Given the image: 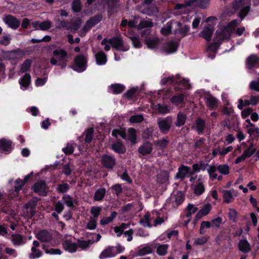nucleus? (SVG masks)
Wrapping results in <instances>:
<instances>
[{"instance_id":"obj_24","label":"nucleus","mask_w":259,"mask_h":259,"mask_svg":"<svg viewBox=\"0 0 259 259\" xmlns=\"http://www.w3.org/2000/svg\"><path fill=\"white\" fill-rule=\"evenodd\" d=\"M96 63L98 65H105L107 61L106 54L102 51H99L95 54Z\"/></svg>"},{"instance_id":"obj_47","label":"nucleus","mask_w":259,"mask_h":259,"mask_svg":"<svg viewBox=\"0 0 259 259\" xmlns=\"http://www.w3.org/2000/svg\"><path fill=\"white\" fill-rule=\"evenodd\" d=\"M223 201L224 203H230L232 199H233V196L231 192L229 190L223 191Z\"/></svg>"},{"instance_id":"obj_48","label":"nucleus","mask_w":259,"mask_h":259,"mask_svg":"<svg viewBox=\"0 0 259 259\" xmlns=\"http://www.w3.org/2000/svg\"><path fill=\"white\" fill-rule=\"evenodd\" d=\"M172 24L170 22H168L166 25L163 27L161 30V33L163 35H168L171 33Z\"/></svg>"},{"instance_id":"obj_49","label":"nucleus","mask_w":259,"mask_h":259,"mask_svg":"<svg viewBox=\"0 0 259 259\" xmlns=\"http://www.w3.org/2000/svg\"><path fill=\"white\" fill-rule=\"evenodd\" d=\"M250 10V6H245L241 8L239 13V17L241 20H243L247 16Z\"/></svg>"},{"instance_id":"obj_16","label":"nucleus","mask_w":259,"mask_h":259,"mask_svg":"<svg viewBox=\"0 0 259 259\" xmlns=\"http://www.w3.org/2000/svg\"><path fill=\"white\" fill-rule=\"evenodd\" d=\"M37 238L42 242H49L52 240V234L46 230H41L36 234Z\"/></svg>"},{"instance_id":"obj_52","label":"nucleus","mask_w":259,"mask_h":259,"mask_svg":"<svg viewBox=\"0 0 259 259\" xmlns=\"http://www.w3.org/2000/svg\"><path fill=\"white\" fill-rule=\"evenodd\" d=\"M81 4L80 0H74L72 3V10L75 13H79L81 10Z\"/></svg>"},{"instance_id":"obj_2","label":"nucleus","mask_w":259,"mask_h":259,"mask_svg":"<svg viewBox=\"0 0 259 259\" xmlns=\"http://www.w3.org/2000/svg\"><path fill=\"white\" fill-rule=\"evenodd\" d=\"M217 170L224 175H227L230 173L229 167L227 164H220L217 167L214 165H209V167L207 169V172L211 181L217 179V174L215 172Z\"/></svg>"},{"instance_id":"obj_62","label":"nucleus","mask_w":259,"mask_h":259,"mask_svg":"<svg viewBox=\"0 0 259 259\" xmlns=\"http://www.w3.org/2000/svg\"><path fill=\"white\" fill-rule=\"evenodd\" d=\"M130 38L131 39L134 48L138 49L142 47V44L138 36H131L130 37Z\"/></svg>"},{"instance_id":"obj_4","label":"nucleus","mask_w":259,"mask_h":259,"mask_svg":"<svg viewBox=\"0 0 259 259\" xmlns=\"http://www.w3.org/2000/svg\"><path fill=\"white\" fill-rule=\"evenodd\" d=\"M101 161L103 167L108 170H113L116 163V159L113 156L107 154H103L102 156Z\"/></svg>"},{"instance_id":"obj_42","label":"nucleus","mask_w":259,"mask_h":259,"mask_svg":"<svg viewBox=\"0 0 259 259\" xmlns=\"http://www.w3.org/2000/svg\"><path fill=\"white\" fill-rule=\"evenodd\" d=\"M186 116L182 112H180L177 117V121L175 123L176 126L180 127L183 125L186 122Z\"/></svg>"},{"instance_id":"obj_12","label":"nucleus","mask_w":259,"mask_h":259,"mask_svg":"<svg viewBox=\"0 0 259 259\" xmlns=\"http://www.w3.org/2000/svg\"><path fill=\"white\" fill-rule=\"evenodd\" d=\"M111 149L115 153L123 154L126 152V147L121 140H117L111 144Z\"/></svg>"},{"instance_id":"obj_29","label":"nucleus","mask_w":259,"mask_h":259,"mask_svg":"<svg viewBox=\"0 0 259 259\" xmlns=\"http://www.w3.org/2000/svg\"><path fill=\"white\" fill-rule=\"evenodd\" d=\"M238 124V119L236 116H233L230 119V117H228L225 121H224V125L228 128H231L232 126L235 127Z\"/></svg>"},{"instance_id":"obj_31","label":"nucleus","mask_w":259,"mask_h":259,"mask_svg":"<svg viewBox=\"0 0 259 259\" xmlns=\"http://www.w3.org/2000/svg\"><path fill=\"white\" fill-rule=\"evenodd\" d=\"M109 88L112 93L116 95L121 94L125 90V87L121 84L114 83L112 84Z\"/></svg>"},{"instance_id":"obj_5","label":"nucleus","mask_w":259,"mask_h":259,"mask_svg":"<svg viewBox=\"0 0 259 259\" xmlns=\"http://www.w3.org/2000/svg\"><path fill=\"white\" fill-rule=\"evenodd\" d=\"M53 57L50 62L52 65H62V63L65 59V51L63 49L55 50L53 52Z\"/></svg>"},{"instance_id":"obj_28","label":"nucleus","mask_w":259,"mask_h":259,"mask_svg":"<svg viewBox=\"0 0 259 259\" xmlns=\"http://www.w3.org/2000/svg\"><path fill=\"white\" fill-rule=\"evenodd\" d=\"M106 193L105 188H100L97 189L94 196V200L97 201H102L104 198Z\"/></svg>"},{"instance_id":"obj_10","label":"nucleus","mask_w":259,"mask_h":259,"mask_svg":"<svg viewBox=\"0 0 259 259\" xmlns=\"http://www.w3.org/2000/svg\"><path fill=\"white\" fill-rule=\"evenodd\" d=\"M179 44L173 40H170L163 45L162 50L167 54L176 52L178 49Z\"/></svg>"},{"instance_id":"obj_55","label":"nucleus","mask_w":259,"mask_h":259,"mask_svg":"<svg viewBox=\"0 0 259 259\" xmlns=\"http://www.w3.org/2000/svg\"><path fill=\"white\" fill-rule=\"evenodd\" d=\"M152 248L150 246H145L138 251V255L139 256H144L150 254L152 252Z\"/></svg>"},{"instance_id":"obj_57","label":"nucleus","mask_w":259,"mask_h":259,"mask_svg":"<svg viewBox=\"0 0 259 259\" xmlns=\"http://www.w3.org/2000/svg\"><path fill=\"white\" fill-rule=\"evenodd\" d=\"M143 120L144 117L142 115H134L130 118V121L133 123H140Z\"/></svg>"},{"instance_id":"obj_46","label":"nucleus","mask_w":259,"mask_h":259,"mask_svg":"<svg viewBox=\"0 0 259 259\" xmlns=\"http://www.w3.org/2000/svg\"><path fill=\"white\" fill-rule=\"evenodd\" d=\"M110 189L112 190L113 194L117 196H119L123 192V189L120 184H116L112 185Z\"/></svg>"},{"instance_id":"obj_3","label":"nucleus","mask_w":259,"mask_h":259,"mask_svg":"<svg viewBox=\"0 0 259 259\" xmlns=\"http://www.w3.org/2000/svg\"><path fill=\"white\" fill-rule=\"evenodd\" d=\"M108 43L113 48L118 51L125 52L128 50V48L124 47L123 40L119 36H113L110 38L108 40Z\"/></svg>"},{"instance_id":"obj_40","label":"nucleus","mask_w":259,"mask_h":259,"mask_svg":"<svg viewBox=\"0 0 259 259\" xmlns=\"http://www.w3.org/2000/svg\"><path fill=\"white\" fill-rule=\"evenodd\" d=\"M102 18V15L101 14H98L95 16L91 17L88 20V24L90 23L93 27H94L95 25L101 22Z\"/></svg>"},{"instance_id":"obj_20","label":"nucleus","mask_w":259,"mask_h":259,"mask_svg":"<svg viewBox=\"0 0 259 259\" xmlns=\"http://www.w3.org/2000/svg\"><path fill=\"white\" fill-rule=\"evenodd\" d=\"M210 0H189L186 2V6H192L196 4L201 9H205L209 4Z\"/></svg>"},{"instance_id":"obj_53","label":"nucleus","mask_w":259,"mask_h":259,"mask_svg":"<svg viewBox=\"0 0 259 259\" xmlns=\"http://www.w3.org/2000/svg\"><path fill=\"white\" fill-rule=\"evenodd\" d=\"M30 75L28 73H26L22 78L20 83L24 87L27 88L30 82Z\"/></svg>"},{"instance_id":"obj_17","label":"nucleus","mask_w":259,"mask_h":259,"mask_svg":"<svg viewBox=\"0 0 259 259\" xmlns=\"http://www.w3.org/2000/svg\"><path fill=\"white\" fill-rule=\"evenodd\" d=\"M258 63L259 57L255 54L250 55L246 60V66L249 69H252Z\"/></svg>"},{"instance_id":"obj_23","label":"nucleus","mask_w":259,"mask_h":259,"mask_svg":"<svg viewBox=\"0 0 259 259\" xmlns=\"http://www.w3.org/2000/svg\"><path fill=\"white\" fill-rule=\"evenodd\" d=\"M177 25L179 28L176 29L175 33L180 34L182 38L187 35L190 31V26L187 25L183 26L181 22H178Z\"/></svg>"},{"instance_id":"obj_35","label":"nucleus","mask_w":259,"mask_h":259,"mask_svg":"<svg viewBox=\"0 0 259 259\" xmlns=\"http://www.w3.org/2000/svg\"><path fill=\"white\" fill-rule=\"evenodd\" d=\"M12 142L10 140L3 139L0 140V148L5 151H9L11 149Z\"/></svg>"},{"instance_id":"obj_43","label":"nucleus","mask_w":259,"mask_h":259,"mask_svg":"<svg viewBox=\"0 0 259 259\" xmlns=\"http://www.w3.org/2000/svg\"><path fill=\"white\" fill-rule=\"evenodd\" d=\"M168 244H160L156 249V253L159 256H164L167 253Z\"/></svg>"},{"instance_id":"obj_15","label":"nucleus","mask_w":259,"mask_h":259,"mask_svg":"<svg viewBox=\"0 0 259 259\" xmlns=\"http://www.w3.org/2000/svg\"><path fill=\"white\" fill-rule=\"evenodd\" d=\"M153 149V145L150 142H144L138 149V152L143 156L150 154Z\"/></svg>"},{"instance_id":"obj_21","label":"nucleus","mask_w":259,"mask_h":259,"mask_svg":"<svg viewBox=\"0 0 259 259\" xmlns=\"http://www.w3.org/2000/svg\"><path fill=\"white\" fill-rule=\"evenodd\" d=\"M238 249L244 253L249 252L251 249V246L246 239H241L239 241L238 245Z\"/></svg>"},{"instance_id":"obj_60","label":"nucleus","mask_w":259,"mask_h":259,"mask_svg":"<svg viewBox=\"0 0 259 259\" xmlns=\"http://www.w3.org/2000/svg\"><path fill=\"white\" fill-rule=\"evenodd\" d=\"M97 227V219L90 218L89 222L88 223L86 228L90 230H93Z\"/></svg>"},{"instance_id":"obj_11","label":"nucleus","mask_w":259,"mask_h":259,"mask_svg":"<svg viewBox=\"0 0 259 259\" xmlns=\"http://www.w3.org/2000/svg\"><path fill=\"white\" fill-rule=\"evenodd\" d=\"M157 124L161 132L163 134H166L171 127V123L167 118L158 120Z\"/></svg>"},{"instance_id":"obj_56","label":"nucleus","mask_w":259,"mask_h":259,"mask_svg":"<svg viewBox=\"0 0 259 259\" xmlns=\"http://www.w3.org/2000/svg\"><path fill=\"white\" fill-rule=\"evenodd\" d=\"M150 217V215L149 213H147L146 214L144 215V217L143 219L140 220V223L144 226V227H148L149 228L151 227V225L149 222V219Z\"/></svg>"},{"instance_id":"obj_37","label":"nucleus","mask_w":259,"mask_h":259,"mask_svg":"<svg viewBox=\"0 0 259 259\" xmlns=\"http://www.w3.org/2000/svg\"><path fill=\"white\" fill-rule=\"evenodd\" d=\"M94 133V129L93 127L88 128L84 132V134L85 135V142L87 144L91 143L93 138V134Z\"/></svg>"},{"instance_id":"obj_59","label":"nucleus","mask_w":259,"mask_h":259,"mask_svg":"<svg viewBox=\"0 0 259 259\" xmlns=\"http://www.w3.org/2000/svg\"><path fill=\"white\" fill-rule=\"evenodd\" d=\"M102 210L100 206H93L91 209V213L94 216L93 219H97Z\"/></svg>"},{"instance_id":"obj_18","label":"nucleus","mask_w":259,"mask_h":259,"mask_svg":"<svg viewBox=\"0 0 259 259\" xmlns=\"http://www.w3.org/2000/svg\"><path fill=\"white\" fill-rule=\"evenodd\" d=\"M213 30V28L212 26L208 25L205 27L199 33V36L204 38L206 41H209L211 39Z\"/></svg>"},{"instance_id":"obj_34","label":"nucleus","mask_w":259,"mask_h":259,"mask_svg":"<svg viewBox=\"0 0 259 259\" xmlns=\"http://www.w3.org/2000/svg\"><path fill=\"white\" fill-rule=\"evenodd\" d=\"M159 41V40L158 38H148L145 40V43L148 48L151 49L156 48L158 47Z\"/></svg>"},{"instance_id":"obj_7","label":"nucleus","mask_w":259,"mask_h":259,"mask_svg":"<svg viewBox=\"0 0 259 259\" xmlns=\"http://www.w3.org/2000/svg\"><path fill=\"white\" fill-rule=\"evenodd\" d=\"M4 21L13 29H17L20 25V21L14 16L8 15L3 18Z\"/></svg>"},{"instance_id":"obj_36","label":"nucleus","mask_w":259,"mask_h":259,"mask_svg":"<svg viewBox=\"0 0 259 259\" xmlns=\"http://www.w3.org/2000/svg\"><path fill=\"white\" fill-rule=\"evenodd\" d=\"M184 100V94H180L177 95L173 96L170 98V102L176 105H178L183 103Z\"/></svg>"},{"instance_id":"obj_58","label":"nucleus","mask_w":259,"mask_h":259,"mask_svg":"<svg viewBox=\"0 0 259 259\" xmlns=\"http://www.w3.org/2000/svg\"><path fill=\"white\" fill-rule=\"evenodd\" d=\"M256 151V149L250 146L247 149L244 150L242 154L246 158L251 157Z\"/></svg>"},{"instance_id":"obj_9","label":"nucleus","mask_w":259,"mask_h":259,"mask_svg":"<svg viewBox=\"0 0 259 259\" xmlns=\"http://www.w3.org/2000/svg\"><path fill=\"white\" fill-rule=\"evenodd\" d=\"M47 185L45 181H39L36 182L33 186L34 191L42 196L47 195L46 191Z\"/></svg>"},{"instance_id":"obj_44","label":"nucleus","mask_w":259,"mask_h":259,"mask_svg":"<svg viewBox=\"0 0 259 259\" xmlns=\"http://www.w3.org/2000/svg\"><path fill=\"white\" fill-rule=\"evenodd\" d=\"M78 247V246L76 243H71L66 240V251H68L69 252H74Z\"/></svg>"},{"instance_id":"obj_6","label":"nucleus","mask_w":259,"mask_h":259,"mask_svg":"<svg viewBox=\"0 0 259 259\" xmlns=\"http://www.w3.org/2000/svg\"><path fill=\"white\" fill-rule=\"evenodd\" d=\"M25 55V52L17 49L11 51H7L4 53V57L10 60H16L22 58Z\"/></svg>"},{"instance_id":"obj_33","label":"nucleus","mask_w":259,"mask_h":259,"mask_svg":"<svg viewBox=\"0 0 259 259\" xmlns=\"http://www.w3.org/2000/svg\"><path fill=\"white\" fill-rule=\"evenodd\" d=\"M145 13L149 16H155L158 12L157 6L155 4L151 5L145 9Z\"/></svg>"},{"instance_id":"obj_51","label":"nucleus","mask_w":259,"mask_h":259,"mask_svg":"<svg viewBox=\"0 0 259 259\" xmlns=\"http://www.w3.org/2000/svg\"><path fill=\"white\" fill-rule=\"evenodd\" d=\"M169 143V140L167 138H163L160 140L157 141L155 145L160 149H164L165 148Z\"/></svg>"},{"instance_id":"obj_8","label":"nucleus","mask_w":259,"mask_h":259,"mask_svg":"<svg viewBox=\"0 0 259 259\" xmlns=\"http://www.w3.org/2000/svg\"><path fill=\"white\" fill-rule=\"evenodd\" d=\"M106 3L108 8V16L110 17L112 15L117 13V9L119 8L118 3L119 0H104Z\"/></svg>"},{"instance_id":"obj_19","label":"nucleus","mask_w":259,"mask_h":259,"mask_svg":"<svg viewBox=\"0 0 259 259\" xmlns=\"http://www.w3.org/2000/svg\"><path fill=\"white\" fill-rule=\"evenodd\" d=\"M116 254V253L114 251V247L113 246H109L101 252L99 255V258L105 259L114 257Z\"/></svg>"},{"instance_id":"obj_45","label":"nucleus","mask_w":259,"mask_h":259,"mask_svg":"<svg viewBox=\"0 0 259 259\" xmlns=\"http://www.w3.org/2000/svg\"><path fill=\"white\" fill-rule=\"evenodd\" d=\"M11 240L13 244L17 245H19L23 243V237L20 234H15L12 235Z\"/></svg>"},{"instance_id":"obj_61","label":"nucleus","mask_w":259,"mask_h":259,"mask_svg":"<svg viewBox=\"0 0 259 259\" xmlns=\"http://www.w3.org/2000/svg\"><path fill=\"white\" fill-rule=\"evenodd\" d=\"M229 219L233 222L236 223L237 221V212L234 209H230L228 213Z\"/></svg>"},{"instance_id":"obj_32","label":"nucleus","mask_w":259,"mask_h":259,"mask_svg":"<svg viewBox=\"0 0 259 259\" xmlns=\"http://www.w3.org/2000/svg\"><path fill=\"white\" fill-rule=\"evenodd\" d=\"M128 140L131 143L135 144L137 143V134L135 128L130 127L128 129Z\"/></svg>"},{"instance_id":"obj_39","label":"nucleus","mask_w":259,"mask_h":259,"mask_svg":"<svg viewBox=\"0 0 259 259\" xmlns=\"http://www.w3.org/2000/svg\"><path fill=\"white\" fill-rule=\"evenodd\" d=\"M196 128L198 134H201L203 132L205 126V122L201 118H198L196 120Z\"/></svg>"},{"instance_id":"obj_22","label":"nucleus","mask_w":259,"mask_h":259,"mask_svg":"<svg viewBox=\"0 0 259 259\" xmlns=\"http://www.w3.org/2000/svg\"><path fill=\"white\" fill-rule=\"evenodd\" d=\"M59 12L60 15L55 17V26L56 28L60 29L65 27V21L63 18L65 16V11L61 10Z\"/></svg>"},{"instance_id":"obj_1","label":"nucleus","mask_w":259,"mask_h":259,"mask_svg":"<svg viewBox=\"0 0 259 259\" xmlns=\"http://www.w3.org/2000/svg\"><path fill=\"white\" fill-rule=\"evenodd\" d=\"M88 67V57L82 54L77 55L74 59V63L70 67L74 71L81 73L84 71Z\"/></svg>"},{"instance_id":"obj_63","label":"nucleus","mask_w":259,"mask_h":259,"mask_svg":"<svg viewBox=\"0 0 259 259\" xmlns=\"http://www.w3.org/2000/svg\"><path fill=\"white\" fill-rule=\"evenodd\" d=\"M52 26V23L49 20L42 22L39 25V28L42 30H47Z\"/></svg>"},{"instance_id":"obj_27","label":"nucleus","mask_w":259,"mask_h":259,"mask_svg":"<svg viewBox=\"0 0 259 259\" xmlns=\"http://www.w3.org/2000/svg\"><path fill=\"white\" fill-rule=\"evenodd\" d=\"M172 198L175 200V204L174 205L178 206L181 205L185 200V195L182 191H178L176 194H174Z\"/></svg>"},{"instance_id":"obj_26","label":"nucleus","mask_w":259,"mask_h":259,"mask_svg":"<svg viewBox=\"0 0 259 259\" xmlns=\"http://www.w3.org/2000/svg\"><path fill=\"white\" fill-rule=\"evenodd\" d=\"M219 101L215 97L209 96L206 99V104L210 110L216 109L218 106Z\"/></svg>"},{"instance_id":"obj_14","label":"nucleus","mask_w":259,"mask_h":259,"mask_svg":"<svg viewBox=\"0 0 259 259\" xmlns=\"http://www.w3.org/2000/svg\"><path fill=\"white\" fill-rule=\"evenodd\" d=\"M188 174L190 175V167L184 165H181L178 168V171L176 175V178L183 180Z\"/></svg>"},{"instance_id":"obj_13","label":"nucleus","mask_w":259,"mask_h":259,"mask_svg":"<svg viewBox=\"0 0 259 259\" xmlns=\"http://www.w3.org/2000/svg\"><path fill=\"white\" fill-rule=\"evenodd\" d=\"M233 31L226 25L223 27L220 31H217V34L222 40H229L231 37Z\"/></svg>"},{"instance_id":"obj_30","label":"nucleus","mask_w":259,"mask_h":259,"mask_svg":"<svg viewBox=\"0 0 259 259\" xmlns=\"http://www.w3.org/2000/svg\"><path fill=\"white\" fill-rule=\"evenodd\" d=\"M180 75H177L176 76H169L168 77H165L161 79V82L163 85H166L168 83L170 84H174L177 83L178 79H180Z\"/></svg>"},{"instance_id":"obj_41","label":"nucleus","mask_w":259,"mask_h":259,"mask_svg":"<svg viewBox=\"0 0 259 259\" xmlns=\"http://www.w3.org/2000/svg\"><path fill=\"white\" fill-rule=\"evenodd\" d=\"M156 110L161 114H165L168 113L170 111V109L166 105H162L158 104L156 106Z\"/></svg>"},{"instance_id":"obj_38","label":"nucleus","mask_w":259,"mask_h":259,"mask_svg":"<svg viewBox=\"0 0 259 259\" xmlns=\"http://www.w3.org/2000/svg\"><path fill=\"white\" fill-rule=\"evenodd\" d=\"M117 215V213L114 211L111 212L110 217H103L100 220L101 225L104 226L107 225L109 223L113 221V220L116 218Z\"/></svg>"},{"instance_id":"obj_54","label":"nucleus","mask_w":259,"mask_h":259,"mask_svg":"<svg viewBox=\"0 0 259 259\" xmlns=\"http://www.w3.org/2000/svg\"><path fill=\"white\" fill-rule=\"evenodd\" d=\"M205 191L203 184L202 183H198L194 188V192L196 195H201Z\"/></svg>"},{"instance_id":"obj_25","label":"nucleus","mask_w":259,"mask_h":259,"mask_svg":"<svg viewBox=\"0 0 259 259\" xmlns=\"http://www.w3.org/2000/svg\"><path fill=\"white\" fill-rule=\"evenodd\" d=\"M37 198H33L24 206V207L26 209H31V215H34L36 213L35 209L37 206Z\"/></svg>"},{"instance_id":"obj_50","label":"nucleus","mask_w":259,"mask_h":259,"mask_svg":"<svg viewBox=\"0 0 259 259\" xmlns=\"http://www.w3.org/2000/svg\"><path fill=\"white\" fill-rule=\"evenodd\" d=\"M32 60L31 59H26L21 65L20 71L22 73L26 72L30 68Z\"/></svg>"},{"instance_id":"obj_64","label":"nucleus","mask_w":259,"mask_h":259,"mask_svg":"<svg viewBox=\"0 0 259 259\" xmlns=\"http://www.w3.org/2000/svg\"><path fill=\"white\" fill-rule=\"evenodd\" d=\"M152 134L153 130L151 128H146L143 132L142 137L144 140H148L152 137Z\"/></svg>"}]
</instances>
